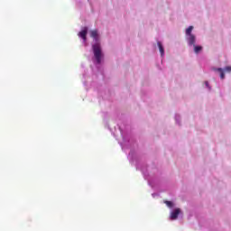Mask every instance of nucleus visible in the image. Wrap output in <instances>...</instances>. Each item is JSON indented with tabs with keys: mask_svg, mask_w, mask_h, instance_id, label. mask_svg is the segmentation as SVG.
<instances>
[{
	"mask_svg": "<svg viewBox=\"0 0 231 231\" xmlns=\"http://www.w3.org/2000/svg\"><path fill=\"white\" fill-rule=\"evenodd\" d=\"M92 50L94 51V57L98 64L102 62V57H104V54H102V48L100 47L99 42H96L94 45H92Z\"/></svg>",
	"mask_w": 231,
	"mask_h": 231,
	"instance_id": "obj_1",
	"label": "nucleus"
},
{
	"mask_svg": "<svg viewBox=\"0 0 231 231\" xmlns=\"http://www.w3.org/2000/svg\"><path fill=\"white\" fill-rule=\"evenodd\" d=\"M213 69L214 71H217L219 73L221 80H224L225 79V71H226L227 73H231V66H227L224 69L221 68Z\"/></svg>",
	"mask_w": 231,
	"mask_h": 231,
	"instance_id": "obj_2",
	"label": "nucleus"
},
{
	"mask_svg": "<svg viewBox=\"0 0 231 231\" xmlns=\"http://www.w3.org/2000/svg\"><path fill=\"white\" fill-rule=\"evenodd\" d=\"M79 37L86 42L88 41V27H84L81 32L78 33Z\"/></svg>",
	"mask_w": 231,
	"mask_h": 231,
	"instance_id": "obj_3",
	"label": "nucleus"
},
{
	"mask_svg": "<svg viewBox=\"0 0 231 231\" xmlns=\"http://www.w3.org/2000/svg\"><path fill=\"white\" fill-rule=\"evenodd\" d=\"M180 212H181V209L180 208H176L175 210H173L171 214V219L172 221H174V219H178V217L180 216Z\"/></svg>",
	"mask_w": 231,
	"mask_h": 231,
	"instance_id": "obj_4",
	"label": "nucleus"
},
{
	"mask_svg": "<svg viewBox=\"0 0 231 231\" xmlns=\"http://www.w3.org/2000/svg\"><path fill=\"white\" fill-rule=\"evenodd\" d=\"M187 40H188V44L189 46L196 45V35L190 34L189 36H188Z\"/></svg>",
	"mask_w": 231,
	"mask_h": 231,
	"instance_id": "obj_5",
	"label": "nucleus"
},
{
	"mask_svg": "<svg viewBox=\"0 0 231 231\" xmlns=\"http://www.w3.org/2000/svg\"><path fill=\"white\" fill-rule=\"evenodd\" d=\"M90 37L94 39L95 41H98V31L94 30L90 32Z\"/></svg>",
	"mask_w": 231,
	"mask_h": 231,
	"instance_id": "obj_6",
	"label": "nucleus"
},
{
	"mask_svg": "<svg viewBox=\"0 0 231 231\" xmlns=\"http://www.w3.org/2000/svg\"><path fill=\"white\" fill-rule=\"evenodd\" d=\"M157 44L159 47L160 53H161L162 57H163V55H165V50L163 49V45H162V43L160 42H158Z\"/></svg>",
	"mask_w": 231,
	"mask_h": 231,
	"instance_id": "obj_7",
	"label": "nucleus"
},
{
	"mask_svg": "<svg viewBox=\"0 0 231 231\" xmlns=\"http://www.w3.org/2000/svg\"><path fill=\"white\" fill-rule=\"evenodd\" d=\"M192 30H194V26L190 25L187 30H186V35L187 37H189V35H193L192 34Z\"/></svg>",
	"mask_w": 231,
	"mask_h": 231,
	"instance_id": "obj_8",
	"label": "nucleus"
},
{
	"mask_svg": "<svg viewBox=\"0 0 231 231\" xmlns=\"http://www.w3.org/2000/svg\"><path fill=\"white\" fill-rule=\"evenodd\" d=\"M193 46H194L195 53H199V51H201V50H203V47H201V46H198V45H193Z\"/></svg>",
	"mask_w": 231,
	"mask_h": 231,
	"instance_id": "obj_9",
	"label": "nucleus"
},
{
	"mask_svg": "<svg viewBox=\"0 0 231 231\" xmlns=\"http://www.w3.org/2000/svg\"><path fill=\"white\" fill-rule=\"evenodd\" d=\"M165 205H167V207H169L170 208H172V202L166 200Z\"/></svg>",
	"mask_w": 231,
	"mask_h": 231,
	"instance_id": "obj_10",
	"label": "nucleus"
},
{
	"mask_svg": "<svg viewBox=\"0 0 231 231\" xmlns=\"http://www.w3.org/2000/svg\"><path fill=\"white\" fill-rule=\"evenodd\" d=\"M206 86L208 87V81H206Z\"/></svg>",
	"mask_w": 231,
	"mask_h": 231,
	"instance_id": "obj_11",
	"label": "nucleus"
}]
</instances>
